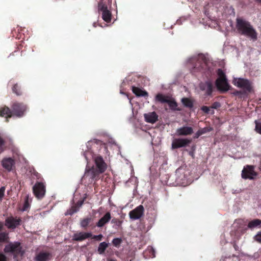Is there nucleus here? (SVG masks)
<instances>
[{"mask_svg": "<svg viewBox=\"0 0 261 261\" xmlns=\"http://www.w3.org/2000/svg\"><path fill=\"white\" fill-rule=\"evenodd\" d=\"M52 254L48 252H40L35 257L36 261H49L52 258Z\"/></svg>", "mask_w": 261, "mask_h": 261, "instance_id": "14", "label": "nucleus"}, {"mask_svg": "<svg viewBox=\"0 0 261 261\" xmlns=\"http://www.w3.org/2000/svg\"><path fill=\"white\" fill-rule=\"evenodd\" d=\"M33 175L35 176L38 179H41V175L38 173L37 172H36V171H33V172L32 173Z\"/></svg>", "mask_w": 261, "mask_h": 261, "instance_id": "40", "label": "nucleus"}, {"mask_svg": "<svg viewBox=\"0 0 261 261\" xmlns=\"http://www.w3.org/2000/svg\"><path fill=\"white\" fill-rule=\"evenodd\" d=\"M91 221V218H86L81 221V226L83 228H85L89 225V223Z\"/></svg>", "mask_w": 261, "mask_h": 261, "instance_id": "28", "label": "nucleus"}, {"mask_svg": "<svg viewBox=\"0 0 261 261\" xmlns=\"http://www.w3.org/2000/svg\"><path fill=\"white\" fill-rule=\"evenodd\" d=\"M144 118L147 122L154 123L158 120V116L154 112L144 114Z\"/></svg>", "mask_w": 261, "mask_h": 261, "instance_id": "17", "label": "nucleus"}, {"mask_svg": "<svg viewBox=\"0 0 261 261\" xmlns=\"http://www.w3.org/2000/svg\"><path fill=\"white\" fill-rule=\"evenodd\" d=\"M29 206H30V205H29V203L28 202V197L27 199L25 200L22 210L23 211H27L28 210V208L29 207Z\"/></svg>", "mask_w": 261, "mask_h": 261, "instance_id": "37", "label": "nucleus"}, {"mask_svg": "<svg viewBox=\"0 0 261 261\" xmlns=\"http://www.w3.org/2000/svg\"><path fill=\"white\" fill-rule=\"evenodd\" d=\"M33 192L37 199H41L43 198L46 193V188L44 183L36 182L33 187Z\"/></svg>", "mask_w": 261, "mask_h": 261, "instance_id": "5", "label": "nucleus"}, {"mask_svg": "<svg viewBox=\"0 0 261 261\" xmlns=\"http://www.w3.org/2000/svg\"><path fill=\"white\" fill-rule=\"evenodd\" d=\"M5 188L3 187L0 189V199H2L4 196Z\"/></svg>", "mask_w": 261, "mask_h": 261, "instance_id": "39", "label": "nucleus"}, {"mask_svg": "<svg viewBox=\"0 0 261 261\" xmlns=\"http://www.w3.org/2000/svg\"><path fill=\"white\" fill-rule=\"evenodd\" d=\"M12 91L17 95H20L22 94L20 88L17 84H16L13 86Z\"/></svg>", "mask_w": 261, "mask_h": 261, "instance_id": "29", "label": "nucleus"}, {"mask_svg": "<svg viewBox=\"0 0 261 261\" xmlns=\"http://www.w3.org/2000/svg\"><path fill=\"white\" fill-rule=\"evenodd\" d=\"M108 247V244L106 243L105 242L100 243L97 249V251L98 253L100 254H103Z\"/></svg>", "mask_w": 261, "mask_h": 261, "instance_id": "26", "label": "nucleus"}, {"mask_svg": "<svg viewBox=\"0 0 261 261\" xmlns=\"http://www.w3.org/2000/svg\"><path fill=\"white\" fill-rule=\"evenodd\" d=\"M256 1H258L259 2H261V0H256Z\"/></svg>", "mask_w": 261, "mask_h": 261, "instance_id": "44", "label": "nucleus"}, {"mask_svg": "<svg viewBox=\"0 0 261 261\" xmlns=\"http://www.w3.org/2000/svg\"><path fill=\"white\" fill-rule=\"evenodd\" d=\"M92 236L91 232H77L73 235L72 239L76 241H82Z\"/></svg>", "mask_w": 261, "mask_h": 261, "instance_id": "15", "label": "nucleus"}, {"mask_svg": "<svg viewBox=\"0 0 261 261\" xmlns=\"http://www.w3.org/2000/svg\"><path fill=\"white\" fill-rule=\"evenodd\" d=\"M98 10L101 12L102 18L107 22H110L111 20V13L108 9L107 6L102 3L98 5Z\"/></svg>", "mask_w": 261, "mask_h": 261, "instance_id": "9", "label": "nucleus"}, {"mask_svg": "<svg viewBox=\"0 0 261 261\" xmlns=\"http://www.w3.org/2000/svg\"><path fill=\"white\" fill-rule=\"evenodd\" d=\"M236 29L240 34L249 37L253 41L257 39V33L249 21L241 18H237Z\"/></svg>", "mask_w": 261, "mask_h": 261, "instance_id": "1", "label": "nucleus"}, {"mask_svg": "<svg viewBox=\"0 0 261 261\" xmlns=\"http://www.w3.org/2000/svg\"><path fill=\"white\" fill-rule=\"evenodd\" d=\"M110 261H115V260H111Z\"/></svg>", "mask_w": 261, "mask_h": 261, "instance_id": "45", "label": "nucleus"}, {"mask_svg": "<svg viewBox=\"0 0 261 261\" xmlns=\"http://www.w3.org/2000/svg\"><path fill=\"white\" fill-rule=\"evenodd\" d=\"M181 102L183 105L187 107L191 108L193 107V103L188 98H183L181 99Z\"/></svg>", "mask_w": 261, "mask_h": 261, "instance_id": "27", "label": "nucleus"}, {"mask_svg": "<svg viewBox=\"0 0 261 261\" xmlns=\"http://www.w3.org/2000/svg\"><path fill=\"white\" fill-rule=\"evenodd\" d=\"M191 140L186 138L174 139L172 141L171 147L172 149H174L185 147L191 143Z\"/></svg>", "mask_w": 261, "mask_h": 261, "instance_id": "8", "label": "nucleus"}, {"mask_svg": "<svg viewBox=\"0 0 261 261\" xmlns=\"http://www.w3.org/2000/svg\"><path fill=\"white\" fill-rule=\"evenodd\" d=\"M218 75L219 77L216 81V86L217 88L222 91H227L229 89V86L226 80L225 74L222 70L219 69L218 70Z\"/></svg>", "mask_w": 261, "mask_h": 261, "instance_id": "3", "label": "nucleus"}, {"mask_svg": "<svg viewBox=\"0 0 261 261\" xmlns=\"http://www.w3.org/2000/svg\"><path fill=\"white\" fill-rule=\"evenodd\" d=\"M122 221L119 220L117 219H113L112 220V223L115 224L117 226L120 227L121 226Z\"/></svg>", "mask_w": 261, "mask_h": 261, "instance_id": "34", "label": "nucleus"}, {"mask_svg": "<svg viewBox=\"0 0 261 261\" xmlns=\"http://www.w3.org/2000/svg\"><path fill=\"white\" fill-rule=\"evenodd\" d=\"M255 130L261 134V119L258 120H255Z\"/></svg>", "mask_w": 261, "mask_h": 261, "instance_id": "31", "label": "nucleus"}, {"mask_svg": "<svg viewBox=\"0 0 261 261\" xmlns=\"http://www.w3.org/2000/svg\"><path fill=\"white\" fill-rule=\"evenodd\" d=\"M102 237L103 236L102 234H99L97 236H94L92 237V239H94L97 241H100L102 239Z\"/></svg>", "mask_w": 261, "mask_h": 261, "instance_id": "41", "label": "nucleus"}, {"mask_svg": "<svg viewBox=\"0 0 261 261\" xmlns=\"http://www.w3.org/2000/svg\"><path fill=\"white\" fill-rule=\"evenodd\" d=\"M132 90L133 93L137 96H147L148 95L147 92L142 90L138 87H133Z\"/></svg>", "mask_w": 261, "mask_h": 261, "instance_id": "22", "label": "nucleus"}, {"mask_svg": "<svg viewBox=\"0 0 261 261\" xmlns=\"http://www.w3.org/2000/svg\"><path fill=\"white\" fill-rule=\"evenodd\" d=\"M121 242V240L119 238H115L113 240L112 243L115 246L119 245Z\"/></svg>", "mask_w": 261, "mask_h": 261, "instance_id": "35", "label": "nucleus"}, {"mask_svg": "<svg viewBox=\"0 0 261 261\" xmlns=\"http://www.w3.org/2000/svg\"><path fill=\"white\" fill-rule=\"evenodd\" d=\"M3 227V223L0 222V231L2 230Z\"/></svg>", "mask_w": 261, "mask_h": 261, "instance_id": "43", "label": "nucleus"}, {"mask_svg": "<svg viewBox=\"0 0 261 261\" xmlns=\"http://www.w3.org/2000/svg\"><path fill=\"white\" fill-rule=\"evenodd\" d=\"M2 166L6 170L10 171L14 167L15 161L11 158H4L2 161Z\"/></svg>", "mask_w": 261, "mask_h": 261, "instance_id": "13", "label": "nucleus"}, {"mask_svg": "<svg viewBox=\"0 0 261 261\" xmlns=\"http://www.w3.org/2000/svg\"><path fill=\"white\" fill-rule=\"evenodd\" d=\"M170 98V96H165L162 94H158L155 96V100L161 103H167Z\"/></svg>", "mask_w": 261, "mask_h": 261, "instance_id": "23", "label": "nucleus"}, {"mask_svg": "<svg viewBox=\"0 0 261 261\" xmlns=\"http://www.w3.org/2000/svg\"><path fill=\"white\" fill-rule=\"evenodd\" d=\"M0 116L5 117L7 121H8V119L12 116V112L8 107L5 106L0 109Z\"/></svg>", "mask_w": 261, "mask_h": 261, "instance_id": "19", "label": "nucleus"}, {"mask_svg": "<svg viewBox=\"0 0 261 261\" xmlns=\"http://www.w3.org/2000/svg\"><path fill=\"white\" fill-rule=\"evenodd\" d=\"M9 239L8 234L6 232L0 233V242H6Z\"/></svg>", "mask_w": 261, "mask_h": 261, "instance_id": "30", "label": "nucleus"}, {"mask_svg": "<svg viewBox=\"0 0 261 261\" xmlns=\"http://www.w3.org/2000/svg\"><path fill=\"white\" fill-rule=\"evenodd\" d=\"M144 208L143 205H140L129 213L130 219L135 220L141 218L144 214Z\"/></svg>", "mask_w": 261, "mask_h": 261, "instance_id": "7", "label": "nucleus"}, {"mask_svg": "<svg viewBox=\"0 0 261 261\" xmlns=\"http://www.w3.org/2000/svg\"><path fill=\"white\" fill-rule=\"evenodd\" d=\"M0 261H7L6 256L3 254H0Z\"/></svg>", "mask_w": 261, "mask_h": 261, "instance_id": "42", "label": "nucleus"}, {"mask_svg": "<svg viewBox=\"0 0 261 261\" xmlns=\"http://www.w3.org/2000/svg\"><path fill=\"white\" fill-rule=\"evenodd\" d=\"M232 83L236 87L242 88L249 92H251L253 90L251 82L245 79L234 78Z\"/></svg>", "mask_w": 261, "mask_h": 261, "instance_id": "4", "label": "nucleus"}, {"mask_svg": "<svg viewBox=\"0 0 261 261\" xmlns=\"http://www.w3.org/2000/svg\"><path fill=\"white\" fill-rule=\"evenodd\" d=\"M212 109L211 108L207 107L206 106H203L201 107V110L205 113L208 114V113H214V111L213 110H211Z\"/></svg>", "mask_w": 261, "mask_h": 261, "instance_id": "33", "label": "nucleus"}, {"mask_svg": "<svg viewBox=\"0 0 261 261\" xmlns=\"http://www.w3.org/2000/svg\"><path fill=\"white\" fill-rule=\"evenodd\" d=\"M99 173H100L99 170H97L94 167H92L89 170L86 169L85 176H89L91 178L93 179Z\"/></svg>", "mask_w": 261, "mask_h": 261, "instance_id": "21", "label": "nucleus"}, {"mask_svg": "<svg viewBox=\"0 0 261 261\" xmlns=\"http://www.w3.org/2000/svg\"><path fill=\"white\" fill-rule=\"evenodd\" d=\"M207 130L206 128H204L199 130L195 133V136L194 137V138H198L200 136L205 133L207 132Z\"/></svg>", "mask_w": 261, "mask_h": 261, "instance_id": "32", "label": "nucleus"}, {"mask_svg": "<svg viewBox=\"0 0 261 261\" xmlns=\"http://www.w3.org/2000/svg\"><path fill=\"white\" fill-rule=\"evenodd\" d=\"M170 108L174 111H180L181 109L177 108V103L175 100L170 97V99L167 102Z\"/></svg>", "mask_w": 261, "mask_h": 261, "instance_id": "24", "label": "nucleus"}, {"mask_svg": "<svg viewBox=\"0 0 261 261\" xmlns=\"http://www.w3.org/2000/svg\"><path fill=\"white\" fill-rule=\"evenodd\" d=\"M111 216L110 212H107L97 223L96 225L99 227L103 226L111 219Z\"/></svg>", "mask_w": 261, "mask_h": 261, "instance_id": "18", "label": "nucleus"}, {"mask_svg": "<svg viewBox=\"0 0 261 261\" xmlns=\"http://www.w3.org/2000/svg\"><path fill=\"white\" fill-rule=\"evenodd\" d=\"M6 253H12L14 258L18 256H22L24 254V250L20 245V243L17 242L10 243L6 245L4 248Z\"/></svg>", "mask_w": 261, "mask_h": 261, "instance_id": "2", "label": "nucleus"}, {"mask_svg": "<svg viewBox=\"0 0 261 261\" xmlns=\"http://www.w3.org/2000/svg\"><path fill=\"white\" fill-rule=\"evenodd\" d=\"M254 240L256 242L261 243V231L259 232L255 236Z\"/></svg>", "mask_w": 261, "mask_h": 261, "instance_id": "36", "label": "nucleus"}, {"mask_svg": "<svg viewBox=\"0 0 261 261\" xmlns=\"http://www.w3.org/2000/svg\"><path fill=\"white\" fill-rule=\"evenodd\" d=\"M20 218L13 217H8L5 220V225L8 228L14 229L20 224Z\"/></svg>", "mask_w": 261, "mask_h": 261, "instance_id": "11", "label": "nucleus"}, {"mask_svg": "<svg viewBox=\"0 0 261 261\" xmlns=\"http://www.w3.org/2000/svg\"><path fill=\"white\" fill-rule=\"evenodd\" d=\"M257 175L252 166H246L242 172V177L244 179H252Z\"/></svg>", "mask_w": 261, "mask_h": 261, "instance_id": "6", "label": "nucleus"}, {"mask_svg": "<svg viewBox=\"0 0 261 261\" xmlns=\"http://www.w3.org/2000/svg\"><path fill=\"white\" fill-rule=\"evenodd\" d=\"M261 225V220L259 219H254L249 222L248 227L249 228L253 229L258 227Z\"/></svg>", "mask_w": 261, "mask_h": 261, "instance_id": "25", "label": "nucleus"}, {"mask_svg": "<svg viewBox=\"0 0 261 261\" xmlns=\"http://www.w3.org/2000/svg\"><path fill=\"white\" fill-rule=\"evenodd\" d=\"M193 133V128L189 126H183L177 129L176 133L177 136H188Z\"/></svg>", "mask_w": 261, "mask_h": 261, "instance_id": "16", "label": "nucleus"}, {"mask_svg": "<svg viewBox=\"0 0 261 261\" xmlns=\"http://www.w3.org/2000/svg\"><path fill=\"white\" fill-rule=\"evenodd\" d=\"M220 107V103L218 102H215L213 105L212 106H211V108L212 109H217L218 108H219Z\"/></svg>", "mask_w": 261, "mask_h": 261, "instance_id": "38", "label": "nucleus"}, {"mask_svg": "<svg viewBox=\"0 0 261 261\" xmlns=\"http://www.w3.org/2000/svg\"><path fill=\"white\" fill-rule=\"evenodd\" d=\"M12 108L13 115L17 117H21L27 110V107L23 103L17 102L14 103L12 105Z\"/></svg>", "mask_w": 261, "mask_h": 261, "instance_id": "10", "label": "nucleus"}, {"mask_svg": "<svg viewBox=\"0 0 261 261\" xmlns=\"http://www.w3.org/2000/svg\"><path fill=\"white\" fill-rule=\"evenodd\" d=\"M95 163L100 173L104 172L107 168V164L100 156H96L94 159Z\"/></svg>", "mask_w": 261, "mask_h": 261, "instance_id": "12", "label": "nucleus"}, {"mask_svg": "<svg viewBox=\"0 0 261 261\" xmlns=\"http://www.w3.org/2000/svg\"><path fill=\"white\" fill-rule=\"evenodd\" d=\"M200 88L202 90L205 91L208 95L211 94L212 92V84L210 82L201 83Z\"/></svg>", "mask_w": 261, "mask_h": 261, "instance_id": "20", "label": "nucleus"}]
</instances>
